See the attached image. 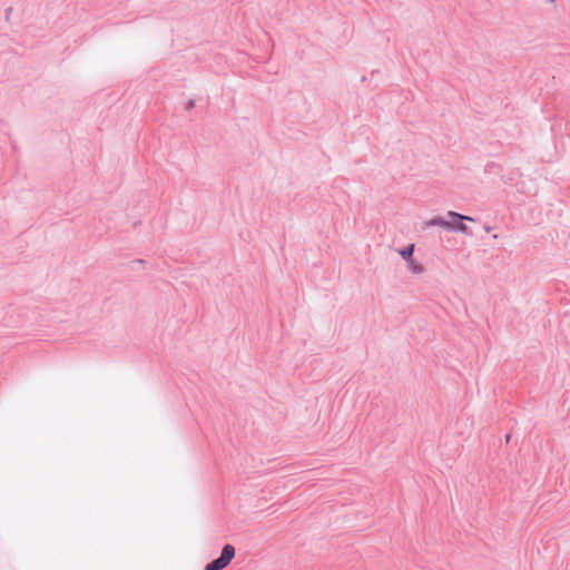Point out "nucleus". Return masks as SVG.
I'll list each match as a JSON object with an SVG mask.
<instances>
[{
    "mask_svg": "<svg viewBox=\"0 0 570 570\" xmlns=\"http://www.w3.org/2000/svg\"><path fill=\"white\" fill-rule=\"evenodd\" d=\"M234 557L235 548L230 544H226L222 550L220 557L208 563L205 570H223L230 563Z\"/></svg>",
    "mask_w": 570,
    "mask_h": 570,
    "instance_id": "f257e3e1",
    "label": "nucleus"
},
{
    "mask_svg": "<svg viewBox=\"0 0 570 570\" xmlns=\"http://www.w3.org/2000/svg\"><path fill=\"white\" fill-rule=\"evenodd\" d=\"M448 217L453 218V222H451L453 224V228L452 229H455V230L461 232V233H466V230H468V227L462 223V220L473 222V218H471L469 216H464V215L458 214L455 212H449L448 213Z\"/></svg>",
    "mask_w": 570,
    "mask_h": 570,
    "instance_id": "f03ea898",
    "label": "nucleus"
},
{
    "mask_svg": "<svg viewBox=\"0 0 570 570\" xmlns=\"http://www.w3.org/2000/svg\"><path fill=\"white\" fill-rule=\"evenodd\" d=\"M428 224L429 225H433V226H439V227H442L444 229H452L453 228V224L452 223H450L449 220H446L444 218H441V217H435L432 220H430Z\"/></svg>",
    "mask_w": 570,
    "mask_h": 570,
    "instance_id": "7ed1b4c3",
    "label": "nucleus"
},
{
    "mask_svg": "<svg viewBox=\"0 0 570 570\" xmlns=\"http://www.w3.org/2000/svg\"><path fill=\"white\" fill-rule=\"evenodd\" d=\"M413 252H414V245H410L407 246L406 248L400 250V255L406 259V261H411V257L413 255Z\"/></svg>",
    "mask_w": 570,
    "mask_h": 570,
    "instance_id": "20e7f679",
    "label": "nucleus"
},
{
    "mask_svg": "<svg viewBox=\"0 0 570 570\" xmlns=\"http://www.w3.org/2000/svg\"><path fill=\"white\" fill-rule=\"evenodd\" d=\"M410 263V268L413 273L417 274V273H421L423 271L422 266L416 264L415 262H413L412 259L409 261Z\"/></svg>",
    "mask_w": 570,
    "mask_h": 570,
    "instance_id": "39448f33",
    "label": "nucleus"
}]
</instances>
